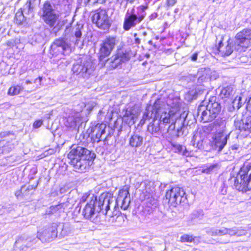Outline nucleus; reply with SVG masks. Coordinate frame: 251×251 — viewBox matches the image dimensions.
I'll list each match as a JSON object with an SVG mask.
<instances>
[{
	"label": "nucleus",
	"instance_id": "obj_1",
	"mask_svg": "<svg viewBox=\"0 0 251 251\" xmlns=\"http://www.w3.org/2000/svg\"><path fill=\"white\" fill-rule=\"evenodd\" d=\"M81 201H87L83 208L82 215L85 218L96 224L100 222V217L99 216L100 212L110 217L116 216L118 213L116 206L113 212L109 211L111 197L108 194H102L99 197L98 201L97 197L93 194L85 195L81 198Z\"/></svg>",
	"mask_w": 251,
	"mask_h": 251
},
{
	"label": "nucleus",
	"instance_id": "obj_2",
	"mask_svg": "<svg viewBox=\"0 0 251 251\" xmlns=\"http://www.w3.org/2000/svg\"><path fill=\"white\" fill-rule=\"evenodd\" d=\"M83 25L77 24L72 29L69 27H66L65 30V34L63 38H59L55 39L50 46V53L52 56H57L59 55H67L72 51L71 45L68 41L70 37L69 32L71 30L72 38L70 39L75 45L78 46L82 36L81 29Z\"/></svg>",
	"mask_w": 251,
	"mask_h": 251
},
{
	"label": "nucleus",
	"instance_id": "obj_3",
	"mask_svg": "<svg viewBox=\"0 0 251 251\" xmlns=\"http://www.w3.org/2000/svg\"><path fill=\"white\" fill-rule=\"evenodd\" d=\"M57 236V226L55 223L46 226L38 231L34 236L21 235L15 242V248L19 251H28L38 240L43 243L50 242Z\"/></svg>",
	"mask_w": 251,
	"mask_h": 251
},
{
	"label": "nucleus",
	"instance_id": "obj_4",
	"mask_svg": "<svg viewBox=\"0 0 251 251\" xmlns=\"http://www.w3.org/2000/svg\"><path fill=\"white\" fill-rule=\"evenodd\" d=\"M187 115L185 113L180 114L177 108H171L169 112H162L159 117V120H153L148 126V131L154 136L160 135V124H171L169 128L170 130H174L176 125L179 126L182 125L184 126L188 125L186 122Z\"/></svg>",
	"mask_w": 251,
	"mask_h": 251
},
{
	"label": "nucleus",
	"instance_id": "obj_5",
	"mask_svg": "<svg viewBox=\"0 0 251 251\" xmlns=\"http://www.w3.org/2000/svg\"><path fill=\"white\" fill-rule=\"evenodd\" d=\"M68 157L75 171L84 172L92 164L96 154L85 147L74 145L70 148Z\"/></svg>",
	"mask_w": 251,
	"mask_h": 251
},
{
	"label": "nucleus",
	"instance_id": "obj_6",
	"mask_svg": "<svg viewBox=\"0 0 251 251\" xmlns=\"http://www.w3.org/2000/svg\"><path fill=\"white\" fill-rule=\"evenodd\" d=\"M222 106L216 97L210 98L206 106L200 105L198 108V114L201 115V121L210 122L215 120L221 111Z\"/></svg>",
	"mask_w": 251,
	"mask_h": 251
},
{
	"label": "nucleus",
	"instance_id": "obj_7",
	"mask_svg": "<svg viewBox=\"0 0 251 251\" xmlns=\"http://www.w3.org/2000/svg\"><path fill=\"white\" fill-rule=\"evenodd\" d=\"M235 188L240 192H246L251 190V166H244L236 177L231 178Z\"/></svg>",
	"mask_w": 251,
	"mask_h": 251
},
{
	"label": "nucleus",
	"instance_id": "obj_8",
	"mask_svg": "<svg viewBox=\"0 0 251 251\" xmlns=\"http://www.w3.org/2000/svg\"><path fill=\"white\" fill-rule=\"evenodd\" d=\"M146 8V7L141 6L137 8L136 10L134 8L132 9L130 12L129 10H127L123 24V28L125 30L128 31L141 23L146 15L145 11Z\"/></svg>",
	"mask_w": 251,
	"mask_h": 251
},
{
	"label": "nucleus",
	"instance_id": "obj_9",
	"mask_svg": "<svg viewBox=\"0 0 251 251\" xmlns=\"http://www.w3.org/2000/svg\"><path fill=\"white\" fill-rule=\"evenodd\" d=\"M95 69V64L89 57H86L75 62L72 71L79 77L88 78Z\"/></svg>",
	"mask_w": 251,
	"mask_h": 251
},
{
	"label": "nucleus",
	"instance_id": "obj_10",
	"mask_svg": "<svg viewBox=\"0 0 251 251\" xmlns=\"http://www.w3.org/2000/svg\"><path fill=\"white\" fill-rule=\"evenodd\" d=\"M169 203L173 207L179 204H183L187 202V197L184 190L180 187H176L168 190L165 195Z\"/></svg>",
	"mask_w": 251,
	"mask_h": 251
},
{
	"label": "nucleus",
	"instance_id": "obj_11",
	"mask_svg": "<svg viewBox=\"0 0 251 251\" xmlns=\"http://www.w3.org/2000/svg\"><path fill=\"white\" fill-rule=\"evenodd\" d=\"M201 72L202 71H199L197 76L190 75L187 77L188 81L189 80L192 82H195L197 80V83L196 87L190 90L186 95L188 100L196 99L198 96L201 95L205 90L204 86L201 85V84L206 80V77L205 75H201Z\"/></svg>",
	"mask_w": 251,
	"mask_h": 251
},
{
	"label": "nucleus",
	"instance_id": "obj_12",
	"mask_svg": "<svg viewBox=\"0 0 251 251\" xmlns=\"http://www.w3.org/2000/svg\"><path fill=\"white\" fill-rule=\"evenodd\" d=\"M220 41L218 43V50L223 56H228L235 50L242 52V50H238L235 44V39H231L226 36L219 35Z\"/></svg>",
	"mask_w": 251,
	"mask_h": 251
},
{
	"label": "nucleus",
	"instance_id": "obj_13",
	"mask_svg": "<svg viewBox=\"0 0 251 251\" xmlns=\"http://www.w3.org/2000/svg\"><path fill=\"white\" fill-rule=\"evenodd\" d=\"M234 39L237 49L245 51L251 47V29L244 28L237 33Z\"/></svg>",
	"mask_w": 251,
	"mask_h": 251
},
{
	"label": "nucleus",
	"instance_id": "obj_14",
	"mask_svg": "<svg viewBox=\"0 0 251 251\" xmlns=\"http://www.w3.org/2000/svg\"><path fill=\"white\" fill-rule=\"evenodd\" d=\"M42 12V19L50 27L55 25V23L59 19V15L55 13L52 5L49 1H46L44 3Z\"/></svg>",
	"mask_w": 251,
	"mask_h": 251
},
{
	"label": "nucleus",
	"instance_id": "obj_15",
	"mask_svg": "<svg viewBox=\"0 0 251 251\" xmlns=\"http://www.w3.org/2000/svg\"><path fill=\"white\" fill-rule=\"evenodd\" d=\"M92 19L93 23L101 29H108L111 25L107 11L105 9H99L96 10Z\"/></svg>",
	"mask_w": 251,
	"mask_h": 251
},
{
	"label": "nucleus",
	"instance_id": "obj_16",
	"mask_svg": "<svg viewBox=\"0 0 251 251\" xmlns=\"http://www.w3.org/2000/svg\"><path fill=\"white\" fill-rule=\"evenodd\" d=\"M116 45V38L112 37L106 38L100 44L99 59L103 61L111 53Z\"/></svg>",
	"mask_w": 251,
	"mask_h": 251
},
{
	"label": "nucleus",
	"instance_id": "obj_17",
	"mask_svg": "<svg viewBox=\"0 0 251 251\" xmlns=\"http://www.w3.org/2000/svg\"><path fill=\"white\" fill-rule=\"evenodd\" d=\"M106 124L104 123H98L96 125L92 126L87 130L89 137L94 141L98 142L101 140L102 136L105 133Z\"/></svg>",
	"mask_w": 251,
	"mask_h": 251
},
{
	"label": "nucleus",
	"instance_id": "obj_18",
	"mask_svg": "<svg viewBox=\"0 0 251 251\" xmlns=\"http://www.w3.org/2000/svg\"><path fill=\"white\" fill-rule=\"evenodd\" d=\"M230 133L231 132L226 135L215 134L211 141V147L212 149L218 152L221 151L225 146L227 144V141L229 139Z\"/></svg>",
	"mask_w": 251,
	"mask_h": 251
},
{
	"label": "nucleus",
	"instance_id": "obj_19",
	"mask_svg": "<svg viewBox=\"0 0 251 251\" xmlns=\"http://www.w3.org/2000/svg\"><path fill=\"white\" fill-rule=\"evenodd\" d=\"M128 60L129 57L126 53H124L123 51H118L117 54L106 59L105 61L109 64V69L112 70L118 67L122 62Z\"/></svg>",
	"mask_w": 251,
	"mask_h": 251
},
{
	"label": "nucleus",
	"instance_id": "obj_20",
	"mask_svg": "<svg viewBox=\"0 0 251 251\" xmlns=\"http://www.w3.org/2000/svg\"><path fill=\"white\" fill-rule=\"evenodd\" d=\"M140 112V107L136 105L128 108L123 117V120L129 126L133 125Z\"/></svg>",
	"mask_w": 251,
	"mask_h": 251
},
{
	"label": "nucleus",
	"instance_id": "obj_21",
	"mask_svg": "<svg viewBox=\"0 0 251 251\" xmlns=\"http://www.w3.org/2000/svg\"><path fill=\"white\" fill-rule=\"evenodd\" d=\"M146 111L144 115H147L148 120L151 118H152L153 120L159 119L160 115L163 112L161 110L160 101L156 100L153 105L147 106Z\"/></svg>",
	"mask_w": 251,
	"mask_h": 251
},
{
	"label": "nucleus",
	"instance_id": "obj_22",
	"mask_svg": "<svg viewBox=\"0 0 251 251\" xmlns=\"http://www.w3.org/2000/svg\"><path fill=\"white\" fill-rule=\"evenodd\" d=\"M33 7H31V3L30 0H28L25 5L24 6L23 9L18 10L15 15L14 22L18 25H23L25 23V18L23 14L24 12H25L27 10L29 12Z\"/></svg>",
	"mask_w": 251,
	"mask_h": 251
},
{
	"label": "nucleus",
	"instance_id": "obj_23",
	"mask_svg": "<svg viewBox=\"0 0 251 251\" xmlns=\"http://www.w3.org/2000/svg\"><path fill=\"white\" fill-rule=\"evenodd\" d=\"M234 126L236 129L251 132V116L247 117L242 120L234 121Z\"/></svg>",
	"mask_w": 251,
	"mask_h": 251
},
{
	"label": "nucleus",
	"instance_id": "obj_24",
	"mask_svg": "<svg viewBox=\"0 0 251 251\" xmlns=\"http://www.w3.org/2000/svg\"><path fill=\"white\" fill-rule=\"evenodd\" d=\"M57 226V234L60 238L64 237L71 234L74 230V228L69 223L56 224Z\"/></svg>",
	"mask_w": 251,
	"mask_h": 251
},
{
	"label": "nucleus",
	"instance_id": "obj_25",
	"mask_svg": "<svg viewBox=\"0 0 251 251\" xmlns=\"http://www.w3.org/2000/svg\"><path fill=\"white\" fill-rule=\"evenodd\" d=\"M143 137L138 133H135L129 138V144L130 146L138 148L142 145Z\"/></svg>",
	"mask_w": 251,
	"mask_h": 251
},
{
	"label": "nucleus",
	"instance_id": "obj_26",
	"mask_svg": "<svg viewBox=\"0 0 251 251\" xmlns=\"http://www.w3.org/2000/svg\"><path fill=\"white\" fill-rule=\"evenodd\" d=\"M80 119L77 116H69L65 119L64 125L67 127L74 129L80 123Z\"/></svg>",
	"mask_w": 251,
	"mask_h": 251
},
{
	"label": "nucleus",
	"instance_id": "obj_27",
	"mask_svg": "<svg viewBox=\"0 0 251 251\" xmlns=\"http://www.w3.org/2000/svg\"><path fill=\"white\" fill-rule=\"evenodd\" d=\"M226 122L225 120L217 119L215 122L216 132L215 134L224 135L226 131Z\"/></svg>",
	"mask_w": 251,
	"mask_h": 251
},
{
	"label": "nucleus",
	"instance_id": "obj_28",
	"mask_svg": "<svg viewBox=\"0 0 251 251\" xmlns=\"http://www.w3.org/2000/svg\"><path fill=\"white\" fill-rule=\"evenodd\" d=\"M227 234L229 235L230 236H242L245 235L247 233L246 230L243 229L241 227H238L234 226L231 228H226Z\"/></svg>",
	"mask_w": 251,
	"mask_h": 251
},
{
	"label": "nucleus",
	"instance_id": "obj_29",
	"mask_svg": "<svg viewBox=\"0 0 251 251\" xmlns=\"http://www.w3.org/2000/svg\"><path fill=\"white\" fill-rule=\"evenodd\" d=\"M171 146H172V150L175 152L181 154L183 156H188L190 155V153L187 151L185 146H182L179 144L174 143H172Z\"/></svg>",
	"mask_w": 251,
	"mask_h": 251
},
{
	"label": "nucleus",
	"instance_id": "obj_30",
	"mask_svg": "<svg viewBox=\"0 0 251 251\" xmlns=\"http://www.w3.org/2000/svg\"><path fill=\"white\" fill-rule=\"evenodd\" d=\"M67 206V204L65 203H60L57 205H52L47 210V213L48 214H52L56 213L58 210H61L65 209V207Z\"/></svg>",
	"mask_w": 251,
	"mask_h": 251
},
{
	"label": "nucleus",
	"instance_id": "obj_31",
	"mask_svg": "<svg viewBox=\"0 0 251 251\" xmlns=\"http://www.w3.org/2000/svg\"><path fill=\"white\" fill-rule=\"evenodd\" d=\"M128 197H130L128 192V187L127 186H125L119 190V195L116 201H119L121 202L122 199H125Z\"/></svg>",
	"mask_w": 251,
	"mask_h": 251
},
{
	"label": "nucleus",
	"instance_id": "obj_32",
	"mask_svg": "<svg viewBox=\"0 0 251 251\" xmlns=\"http://www.w3.org/2000/svg\"><path fill=\"white\" fill-rule=\"evenodd\" d=\"M232 91L233 88L231 86H226L221 89L220 96L222 99L228 98L231 95Z\"/></svg>",
	"mask_w": 251,
	"mask_h": 251
},
{
	"label": "nucleus",
	"instance_id": "obj_33",
	"mask_svg": "<svg viewBox=\"0 0 251 251\" xmlns=\"http://www.w3.org/2000/svg\"><path fill=\"white\" fill-rule=\"evenodd\" d=\"M130 202V197L122 199L121 202L119 201H116V204L120 206L122 209L126 210L127 209Z\"/></svg>",
	"mask_w": 251,
	"mask_h": 251
},
{
	"label": "nucleus",
	"instance_id": "obj_34",
	"mask_svg": "<svg viewBox=\"0 0 251 251\" xmlns=\"http://www.w3.org/2000/svg\"><path fill=\"white\" fill-rule=\"evenodd\" d=\"M23 88L20 85H16L11 87L8 92L9 95H16L19 94L21 91H23Z\"/></svg>",
	"mask_w": 251,
	"mask_h": 251
},
{
	"label": "nucleus",
	"instance_id": "obj_35",
	"mask_svg": "<svg viewBox=\"0 0 251 251\" xmlns=\"http://www.w3.org/2000/svg\"><path fill=\"white\" fill-rule=\"evenodd\" d=\"M65 25L64 21H61L58 19L57 22L55 23V25H53L52 27V31L55 35H57V33L61 30Z\"/></svg>",
	"mask_w": 251,
	"mask_h": 251
},
{
	"label": "nucleus",
	"instance_id": "obj_36",
	"mask_svg": "<svg viewBox=\"0 0 251 251\" xmlns=\"http://www.w3.org/2000/svg\"><path fill=\"white\" fill-rule=\"evenodd\" d=\"M196 240H198L196 237H193V236L189 235L188 234H184L180 238V241L181 242L196 243Z\"/></svg>",
	"mask_w": 251,
	"mask_h": 251
},
{
	"label": "nucleus",
	"instance_id": "obj_37",
	"mask_svg": "<svg viewBox=\"0 0 251 251\" xmlns=\"http://www.w3.org/2000/svg\"><path fill=\"white\" fill-rule=\"evenodd\" d=\"M204 215L203 211L202 209H198L194 210L191 214V219L192 220L196 219H201Z\"/></svg>",
	"mask_w": 251,
	"mask_h": 251
},
{
	"label": "nucleus",
	"instance_id": "obj_38",
	"mask_svg": "<svg viewBox=\"0 0 251 251\" xmlns=\"http://www.w3.org/2000/svg\"><path fill=\"white\" fill-rule=\"evenodd\" d=\"M205 232L212 236H219V229L216 227H207L205 228Z\"/></svg>",
	"mask_w": 251,
	"mask_h": 251
},
{
	"label": "nucleus",
	"instance_id": "obj_39",
	"mask_svg": "<svg viewBox=\"0 0 251 251\" xmlns=\"http://www.w3.org/2000/svg\"><path fill=\"white\" fill-rule=\"evenodd\" d=\"M217 167V164H212V165H210L209 166L207 167L206 168L203 169L202 172L203 173L210 174L215 168H216Z\"/></svg>",
	"mask_w": 251,
	"mask_h": 251
},
{
	"label": "nucleus",
	"instance_id": "obj_40",
	"mask_svg": "<svg viewBox=\"0 0 251 251\" xmlns=\"http://www.w3.org/2000/svg\"><path fill=\"white\" fill-rule=\"evenodd\" d=\"M242 98L241 97H236L233 101V105L235 106L236 105V102H237V105L236 107L238 109L239 108L242 106V102H240Z\"/></svg>",
	"mask_w": 251,
	"mask_h": 251
},
{
	"label": "nucleus",
	"instance_id": "obj_41",
	"mask_svg": "<svg viewBox=\"0 0 251 251\" xmlns=\"http://www.w3.org/2000/svg\"><path fill=\"white\" fill-rule=\"evenodd\" d=\"M240 61L242 63H251V61H249V58L247 55H242L239 58Z\"/></svg>",
	"mask_w": 251,
	"mask_h": 251
},
{
	"label": "nucleus",
	"instance_id": "obj_42",
	"mask_svg": "<svg viewBox=\"0 0 251 251\" xmlns=\"http://www.w3.org/2000/svg\"><path fill=\"white\" fill-rule=\"evenodd\" d=\"M43 124V121L42 120H37L34 122L33 125L34 128H37L40 127Z\"/></svg>",
	"mask_w": 251,
	"mask_h": 251
},
{
	"label": "nucleus",
	"instance_id": "obj_43",
	"mask_svg": "<svg viewBox=\"0 0 251 251\" xmlns=\"http://www.w3.org/2000/svg\"><path fill=\"white\" fill-rule=\"evenodd\" d=\"M219 236H222L227 234V230L226 227H222L219 229Z\"/></svg>",
	"mask_w": 251,
	"mask_h": 251
},
{
	"label": "nucleus",
	"instance_id": "obj_44",
	"mask_svg": "<svg viewBox=\"0 0 251 251\" xmlns=\"http://www.w3.org/2000/svg\"><path fill=\"white\" fill-rule=\"evenodd\" d=\"M29 192H28V190H27V188L25 186H23L21 187V194L23 196H27L28 195L29 193Z\"/></svg>",
	"mask_w": 251,
	"mask_h": 251
},
{
	"label": "nucleus",
	"instance_id": "obj_45",
	"mask_svg": "<svg viewBox=\"0 0 251 251\" xmlns=\"http://www.w3.org/2000/svg\"><path fill=\"white\" fill-rule=\"evenodd\" d=\"M148 119H147V115H143L142 119L140 120L138 126H142L145 123L146 120Z\"/></svg>",
	"mask_w": 251,
	"mask_h": 251
},
{
	"label": "nucleus",
	"instance_id": "obj_46",
	"mask_svg": "<svg viewBox=\"0 0 251 251\" xmlns=\"http://www.w3.org/2000/svg\"><path fill=\"white\" fill-rule=\"evenodd\" d=\"M43 79V77L42 76H39L38 78L34 79V82L35 83H38L39 84H37L38 86H40L41 85V81Z\"/></svg>",
	"mask_w": 251,
	"mask_h": 251
},
{
	"label": "nucleus",
	"instance_id": "obj_47",
	"mask_svg": "<svg viewBox=\"0 0 251 251\" xmlns=\"http://www.w3.org/2000/svg\"><path fill=\"white\" fill-rule=\"evenodd\" d=\"M176 0H167V6H172L176 3Z\"/></svg>",
	"mask_w": 251,
	"mask_h": 251
},
{
	"label": "nucleus",
	"instance_id": "obj_48",
	"mask_svg": "<svg viewBox=\"0 0 251 251\" xmlns=\"http://www.w3.org/2000/svg\"><path fill=\"white\" fill-rule=\"evenodd\" d=\"M38 183H37L35 185H29L28 186L26 187L27 188V190H28V192H29L30 191L36 189V188L37 187Z\"/></svg>",
	"mask_w": 251,
	"mask_h": 251
},
{
	"label": "nucleus",
	"instance_id": "obj_49",
	"mask_svg": "<svg viewBox=\"0 0 251 251\" xmlns=\"http://www.w3.org/2000/svg\"><path fill=\"white\" fill-rule=\"evenodd\" d=\"M198 55L197 52L193 53L191 56V60L193 61H196L198 58Z\"/></svg>",
	"mask_w": 251,
	"mask_h": 251
},
{
	"label": "nucleus",
	"instance_id": "obj_50",
	"mask_svg": "<svg viewBox=\"0 0 251 251\" xmlns=\"http://www.w3.org/2000/svg\"><path fill=\"white\" fill-rule=\"evenodd\" d=\"M6 44L8 46H9L10 47H12L15 45V42L13 40H11L8 41L6 42Z\"/></svg>",
	"mask_w": 251,
	"mask_h": 251
},
{
	"label": "nucleus",
	"instance_id": "obj_51",
	"mask_svg": "<svg viewBox=\"0 0 251 251\" xmlns=\"http://www.w3.org/2000/svg\"><path fill=\"white\" fill-rule=\"evenodd\" d=\"M137 35V33H134V37H135V43L136 44H140L141 40H140V38L136 37Z\"/></svg>",
	"mask_w": 251,
	"mask_h": 251
},
{
	"label": "nucleus",
	"instance_id": "obj_52",
	"mask_svg": "<svg viewBox=\"0 0 251 251\" xmlns=\"http://www.w3.org/2000/svg\"><path fill=\"white\" fill-rule=\"evenodd\" d=\"M220 192L223 195H226L227 193L226 188L225 187H223L221 188Z\"/></svg>",
	"mask_w": 251,
	"mask_h": 251
},
{
	"label": "nucleus",
	"instance_id": "obj_53",
	"mask_svg": "<svg viewBox=\"0 0 251 251\" xmlns=\"http://www.w3.org/2000/svg\"><path fill=\"white\" fill-rule=\"evenodd\" d=\"M157 17V14L156 13H153L151 14L149 18L151 20L155 19Z\"/></svg>",
	"mask_w": 251,
	"mask_h": 251
},
{
	"label": "nucleus",
	"instance_id": "obj_54",
	"mask_svg": "<svg viewBox=\"0 0 251 251\" xmlns=\"http://www.w3.org/2000/svg\"><path fill=\"white\" fill-rule=\"evenodd\" d=\"M9 134V132H7V131L3 132H1L0 133V136L1 137H4L6 136H8Z\"/></svg>",
	"mask_w": 251,
	"mask_h": 251
},
{
	"label": "nucleus",
	"instance_id": "obj_55",
	"mask_svg": "<svg viewBox=\"0 0 251 251\" xmlns=\"http://www.w3.org/2000/svg\"><path fill=\"white\" fill-rule=\"evenodd\" d=\"M247 108L248 110L251 111V98H250L248 101Z\"/></svg>",
	"mask_w": 251,
	"mask_h": 251
},
{
	"label": "nucleus",
	"instance_id": "obj_56",
	"mask_svg": "<svg viewBox=\"0 0 251 251\" xmlns=\"http://www.w3.org/2000/svg\"><path fill=\"white\" fill-rule=\"evenodd\" d=\"M181 129H182V126L179 127L177 128V136H179V135H180L179 134H180V132Z\"/></svg>",
	"mask_w": 251,
	"mask_h": 251
},
{
	"label": "nucleus",
	"instance_id": "obj_57",
	"mask_svg": "<svg viewBox=\"0 0 251 251\" xmlns=\"http://www.w3.org/2000/svg\"><path fill=\"white\" fill-rule=\"evenodd\" d=\"M3 105H4L5 107H10L11 106V104L9 102H6L2 104Z\"/></svg>",
	"mask_w": 251,
	"mask_h": 251
},
{
	"label": "nucleus",
	"instance_id": "obj_58",
	"mask_svg": "<svg viewBox=\"0 0 251 251\" xmlns=\"http://www.w3.org/2000/svg\"><path fill=\"white\" fill-rule=\"evenodd\" d=\"M147 187H148V185H147L146 186V190H146V192L148 193H152V191H153V190L152 189H151V190L148 191V189H147Z\"/></svg>",
	"mask_w": 251,
	"mask_h": 251
},
{
	"label": "nucleus",
	"instance_id": "obj_59",
	"mask_svg": "<svg viewBox=\"0 0 251 251\" xmlns=\"http://www.w3.org/2000/svg\"><path fill=\"white\" fill-rule=\"evenodd\" d=\"M106 0H96V2L98 3H104Z\"/></svg>",
	"mask_w": 251,
	"mask_h": 251
},
{
	"label": "nucleus",
	"instance_id": "obj_60",
	"mask_svg": "<svg viewBox=\"0 0 251 251\" xmlns=\"http://www.w3.org/2000/svg\"><path fill=\"white\" fill-rule=\"evenodd\" d=\"M21 194V190H20V191H17L15 193V195L16 196V197H18Z\"/></svg>",
	"mask_w": 251,
	"mask_h": 251
},
{
	"label": "nucleus",
	"instance_id": "obj_61",
	"mask_svg": "<svg viewBox=\"0 0 251 251\" xmlns=\"http://www.w3.org/2000/svg\"><path fill=\"white\" fill-rule=\"evenodd\" d=\"M147 35V32H146V31H144L143 32L142 34L141 35V37H145V36H146Z\"/></svg>",
	"mask_w": 251,
	"mask_h": 251
},
{
	"label": "nucleus",
	"instance_id": "obj_62",
	"mask_svg": "<svg viewBox=\"0 0 251 251\" xmlns=\"http://www.w3.org/2000/svg\"><path fill=\"white\" fill-rule=\"evenodd\" d=\"M231 149L234 150H236L237 149V147H236V145H234V146H232L231 147Z\"/></svg>",
	"mask_w": 251,
	"mask_h": 251
},
{
	"label": "nucleus",
	"instance_id": "obj_63",
	"mask_svg": "<svg viewBox=\"0 0 251 251\" xmlns=\"http://www.w3.org/2000/svg\"><path fill=\"white\" fill-rule=\"evenodd\" d=\"M127 1L129 2L130 3H132L134 1H135L136 0H126Z\"/></svg>",
	"mask_w": 251,
	"mask_h": 251
},
{
	"label": "nucleus",
	"instance_id": "obj_64",
	"mask_svg": "<svg viewBox=\"0 0 251 251\" xmlns=\"http://www.w3.org/2000/svg\"><path fill=\"white\" fill-rule=\"evenodd\" d=\"M31 83V82L30 80H26L25 81V84H30Z\"/></svg>",
	"mask_w": 251,
	"mask_h": 251
}]
</instances>
